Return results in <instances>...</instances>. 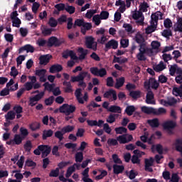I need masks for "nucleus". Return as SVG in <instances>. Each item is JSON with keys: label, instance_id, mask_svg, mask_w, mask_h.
<instances>
[{"label": "nucleus", "instance_id": "nucleus-40", "mask_svg": "<svg viewBox=\"0 0 182 182\" xmlns=\"http://www.w3.org/2000/svg\"><path fill=\"white\" fill-rule=\"evenodd\" d=\"M116 134H123L127 133V129L124 127H119L114 129Z\"/></svg>", "mask_w": 182, "mask_h": 182}, {"label": "nucleus", "instance_id": "nucleus-55", "mask_svg": "<svg viewBox=\"0 0 182 182\" xmlns=\"http://www.w3.org/2000/svg\"><path fill=\"white\" fill-rule=\"evenodd\" d=\"M100 16H99V14H97V15H95L93 17H92V21L93 22H95V25L97 26H99L101 23V21H100Z\"/></svg>", "mask_w": 182, "mask_h": 182}, {"label": "nucleus", "instance_id": "nucleus-43", "mask_svg": "<svg viewBox=\"0 0 182 182\" xmlns=\"http://www.w3.org/2000/svg\"><path fill=\"white\" fill-rule=\"evenodd\" d=\"M75 161L76 163H82L83 161V152H77L75 154Z\"/></svg>", "mask_w": 182, "mask_h": 182}, {"label": "nucleus", "instance_id": "nucleus-5", "mask_svg": "<svg viewBox=\"0 0 182 182\" xmlns=\"http://www.w3.org/2000/svg\"><path fill=\"white\" fill-rule=\"evenodd\" d=\"M62 43H65V40H59L55 36H51L50 38H48L47 46H48V48H52V46L58 48L60 46Z\"/></svg>", "mask_w": 182, "mask_h": 182}, {"label": "nucleus", "instance_id": "nucleus-2", "mask_svg": "<svg viewBox=\"0 0 182 182\" xmlns=\"http://www.w3.org/2000/svg\"><path fill=\"white\" fill-rule=\"evenodd\" d=\"M139 53L136 54V59L141 62L147 59L146 55L147 56H151L154 53L153 49L149 47L139 48Z\"/></svg>", "mask_w": 182, "mask_h": 182}, {"label": "nucleus", "instance_id": "nucleus-29", "mask_svg": "<svg viewBox=\"0 0 182 182\" xmlns=\"http://www.w3.org/2000/svg\"><path fill=\"white\" fill-rule=\"evenodd\" d=\"M156 28H157V24H151V26H148L145 29V32L147 35H150V33H153V32H154Z\"/></svg>", "mask_w": 182, "mask_h": 182}, {"label": "nucleus", "instance_id": "nucleus-34", "mask_svg": "<svg viewBox=\"0 0 182 182\" xmlns=\"http://www.w3.org/2000/svg\"><path fill=\"white\" fill-rule=\"evenodd\" d=\"M164 69H166V65L164 64V63L163 61H161L159 63V64H158L154 68V70H156V72H161V71L164 70Z\"/></svg>", "mask_w": 182, "mask_h": 182}, {"label": "nucleus", "instance_id": "nucleus-62", "mask_svg": "<svg viewBox=\"0 0 182 182\" xmlns=\"http://www.w3.org/2000/svg\"><path fill=\"white\" fill-rule=\"evenodd\" d=\"M18 70L16 69V66H13L11 68V72H10V76H13V77H16L17 75H18Z\"/></svg>", "mask_w": 182, "mask_h": 182}, {"label": "nucleus", "instance_id": "nucleus-30", "mask_svg": "<svg viewBox=\"0 0 182 182\" xmlns=\"http://www.w3.org/2000/svg\"><path fill=\"white\" fill-rule=\"evenodd\" d=\"M151 150L152 151H154V149H156L157 153H159V154H163V146H161V144H159L156 145H152L151 146Z\"/></svg>", "mask_w": 182, "mask_h": 182}, {"label": "nucleus", "instance_id": "nucleus-48", "mask_svg": "<svg viewBox=\"0 0 182 182\" xmlns=\"http://www.w3.org/2000/svg\"><path fill=\"white\" fill-rule=\"evenodd\" d=\"M65 11L66 12L70 14V15H73V14H75L76 11V8H75V6H73L67 5L65 7Z\"/></svg>", "mask_w": 182, "mask_h": 182}, {"label": "nucleus", "instance_id": "nucleus-23", "mask_svg": "<svg viewBox=\"0 0 182 182\" xmlns=\"http://www.w3.org/2000/svg\"><path fill=\"white\" fill-rule=\"evenodd\" d=\"M52 136H53V130L52 129H45L43 132V136H42V139L43 140H47L48 138L49 137H52Z\"/></svg>", "mask_w": 182, "mask_h": 182}, {"label": "nucleus", "instance_id": "nucleus-21", "mask_svg": "<svg viewBox=\"0 0 182 182\" xmlns=\"http://www.w3.org/2000/svg\"><path fill=\"white\" fill-rule=\"evenodd\" d=\"M50 151H52V147L49 145H46L44 150L41 151V158L47 159L46 157L50 154Z\"/></svg>", "mask_w": 182, "mask_h": 182}, {"label": "nucleus", "instance_id": "nucleus-41", "mask_svg": "<svg viewBox=\"0 0 182 182\" xmlns=\"http://www.w3.org/2000/svg\"><path fill=\"white\" fill-rule=\"evenodd\" d=\"M43 96H45V92H41L36 95L34 97H33L31 98V100H33V102H39V100H41V99H42V97H43Z\"/></svg>", "mask_w": 182, "mask_h": 182}, {"label": "nucleus", "instance_id": "nucleus-13", "mask_svg": "<svg viewBox=\"0 0 182 182\" xmlns=\"http://www.w3.org/2000/svg\"><path fill=\"white\" fill-rule=\"evenodd\" d=\"M63 70V67L60 64H54L50 67V73H59Z\"/></svg>", "mask_w": 182, "mask_h": 182}, {"label": "nucleus", "instance_id": "nucleus-16", "mask_svg": "<svg viewBox=\"0 0 182 182\" xmlns=\"http://www.w3.org/2000/svg\"><path fill=\"white\" fill-rule=\"evenodd\" d=\"M147 123L152 129H157L160 126V122L158 118H154L152 119H148Z\"/></svg>", "mask_w": 182, "mask_h": 182}, {"label": "nucleus", "instance_id": "nucleus-36", "mask_svg": "<svg viewBox=\"0 0 182 182\" xmlns=\"http://www.w3.org/2000/svg\"><path fill=\"white\" fill-rule=\"evenodd\" d=\"M73 130H75V127L70 125H68L62 128L63 134H66V133H70L71 132H73Z\"/></svg>", "mask_w": 182, "mask_h": 182}, {"label": "nucleus", "instance_id": "nucleus-19", "mask_svg": "<svg viewBox=\"0 0 182 182\" xmlns=\"http://www.w3.org/2000/svg\"><path fill=\"white\" fill-rule=\"evenodd\" d=\"M154 108L152 107L142 106L141 107V112L145 114H154Z\"/></svg>", "mask_w": 182, "mask_h": 182}, {"label": "nucleus", "instance_id": "nucleus-52", "mask_svg": "<svg viewBox=\"0 0 182 182\" xmlns=\"http://www.w3.org/2000/svg\"><path fill=\"white\" fill-rule=\"evenodd\" d=\"M90 107H93L94 109L96 107H100V105L96 103L95 101H91L90 103L87 105V109H89V111H92V108Z\"/></svg>", "mask_w": 182, "mask_h": 182}, {"label": "nucleus", "instance_id": "nucleus-50", "mask_svg": "<svg viewBox=\"0 0 182 182\" xmlns=\"http://www.w3.org/2000/svg\"><path fill=\"white\" fill-rule=\"evenodd\" d=\"M148 8H149V4H147V2H146V1L141 3V4L139 5V9L142 12H147Z\"/></svg>", "mask_w": 182, "mask_h": 182}, {"label": "nucleus", "instance_id": "nucleus-54", "mask_svg": "<svg viewBox=\"0 0 182 182\" xmlns=\"http://www.w3.org/2000/svg\"><path fill=\"white\" fill-rule=\"evenodd\" d=\"M65 134H63V132L61 131H57L55 132V137H56V139H58L59 141H62V140H63V135Z\"/></svg>", "mask_w": 182, "mask_h": 182}, {"label": "nucleus", "instance_id": "nucleus-4", "mask_svg": "<svg viewBox=\"0 0 182 182\" xmlns=\"http://www.w3.org/2000/svg\"><path fill=\"white\" fill-rule=\"evenodd\" d=\"M90 72L94 76H97L99 77H105V76L107 75V70H106V68H99L97 67H92L90 68Z\"/></svg>", "mask_w": 182, "mask_h": 182}, {"label": "nucleus", "instance_id": "nucleus-35", "mask_svg": "<svg viewBox=\"0 0 182 182\" xmlns=\"http://www.w3.org/2000/svg\"><path fill=\"white\" fill-rule=\"evenodd\" d=\"M29 127L32 132H36V130L41 129V124L38 122H33L30 124Z\"/></svg>", "mask_w": 182, "mask_h": 182}, {"label": "nucleus", "instance_id": "nucleus-58", "mask_svg": "<svg viewBox=\"0 0 182 182\" xmlns=\"http://www.w3.org/2000/svg\"><path fill=\"white\" fill-rule=\"evenodd\" d=\"M85 24V20L83 19H76L75 21L74 25H73V28H76V26H83V25Z\"/></svg>", "mask_w": 182, "mask_h": 182}, {"label": "nucleus", "instance_id": "nucleus-57", "mask_svg": "<svg viewBox=\"0 0 182 182\" xmlns=\"http://www.w3.org/2000/svg\"><path fill=\"white\" fill-rule=\"evenodd\" d=\"M173 94L175 96H180V97H182V90L180 87H174L173 89Z\"/></svg>", "mask_w": 182, "mask_h": 182}, {"label": "nucleus", "instance_id": "nucleus-63", "mask_svg": "<svg viewBox=\"0 0 182 182\" xmlns=\"http://www.w3.org/2000/svg\"><path fill=\"white\" fill-rule=\"evenodd\" d=\"M4 38L6 39V42H9L10 43L14 42V35L11 33H6L4 35Z\"/></svg>", "mask_w": 182, "mask_h": 182}, {"label": "nucleus", "instance_id": "nucleus-26", "mask_svg": "<svg viewBox=\"0 0 182 182\" xmlns=\"http://www.w3.org/2000/svg\"><path fill=\"white\" fill-rule=\"evenodd\" d=\"M111 113H122V108L117 105H111L108 109Z\"/></svg>", "mask_w": 182, "mask_h": 182}, {"label": "nucleus", "instance_id": "nucleus-31", "mask_svg": "<svg viewBox=\"0 0 182 182\" xmlns=\"http://www.w3.org/2000/svg\"><path fill=\"white\" fill-rule=\"evenodd\" d=\"M75 171L76 168L75 167V166H71L68 167V168L67 169V172L65 173L66 178H69V177H70V176H72V174H73V173H75Z\"/></svg>", "mask_w": 182, "mask_h": 182}, {"label": "nucleus", "instance_id": "nucleus-27", "mask_svg": "<svg viewBox=\"0 0 182 182\" xmlns=\"http://www.w3.org/2000/svg\"><path fill=\"white\" fill-rule=\"evenodd\" d=\"M76 112V106L67 104L66 116H70Z\"/></svg>", "mask_w": 182, "mask_h": 182}, {"label": "nucleus", "instance_id": "nucleus-24", "mask_svg": "<svg viewBox=\"0 0 182 182\" xmlns=\"http://www.w3.org/2000/svg\"><path fill=\"white\" fill-rule=\"evenodd\" d=\"M124 112L127 116H133V114L136 112V107L134 105H128Z\"/></svg>", "mask_w": 182, "mask_h": 182}, {"label": "nucleus", "instance_id": "nucleus-45", "mask_svg": "<svg viewBox=\"0 0 182 182\" xmlns=\"http://www.w3.org/2000/svg\"><path fill=\"white\" fill-rule=\"evenodd\" d=\"M178 67V65L177 64H173L171 65V67L169 68V75L171 76H174V75H176Z\"/></svg>", "mask_w": 182, "mask_h": 182}, {"label": "nucleus", "instance_id": "nucleus-37", "mask_svg": "<svg viewBox=\"0 0 182 182\" xmlns=\"http://www.w3.org/2000/svg\"><path fill=\"white\" fill-rule=\"evenodd\" d=\"M45 147L46 145H39L37 149H36L34 151H33V154L36 155V156H41V151H43V150H45Z\"/></svg>", "mask_w": 182, "mask_h": 182}, {"label": "nucleus", "instance_id": "nucleus-56", "mask_svg": "<svg viewBox=\"0 0 182 182\" xmlns=\"http://www.w3.org/2000/svg\"><path fill=\"white\" fill-rule=\"evenodd\" d=\"M15 112L14 111H9L6 115H5V118L7 120H14L15 119Z\"/></svg>", "mask_w": 182, "mask_h": 182}, {"label": "nucleus", "instance_id": "nucleus-20", "mask_svg": "<svg viewBox=\"0 0 182 182\" xmlns=\"http://www.w3.org/2000/svg\"><path fill=\"white\" fill-rule=\"evenodd\" d=\"M119 43L116 40H111L105 44V48L107 49H110V48H112V49H117Z\"/></svg>", "mask_w": 182, "mask_h": 182}, {"label": "nucleus", "instance_id": "nucleus-60", "mask_svg": "<svg viewBox=\"0 0 182 182\" xmlns=\"http://www.w3.org/2000/svg\"><path fill=\"white\" fill-rule=\"evenodd\" d=\"M132 164H140V158L137 155H133L131 158Z\"/></svg>", "mask_w": 182, "mask_h": 182}, {"label": "nucleus", "instance_id": "nucleus-33", "mask_svg": "<svg viewBox=\"0 0 182 182\" xmlns=\"http://www.w3.org/2000/svg\"><path fill=\"white\" fill-rule=\"evenodd\" d=\"M161 35L164 36V38H168L170 36H173V31L170 28L164 29L161 32Z\"/></svg>", "mask_w": 182, "mask_h": 182}, {"label": "nucleus", "instance_id": "nucleus-9", "mask_svg": "<svg viewBox=\"0 0 182 182\" xmlns=\"http://www.w3.org/2000/svg\"><path fill=\"white\" fill-rule=\"evenodd\" d=\"M145 102L146 105H156V100H154V93H153V91L149 90L147 92Z\"/></svg>", "mask_w": 182, "mask_h": 182}, {"label": "nucleus", "instance_id": "nucleus-49", "mask_svg": "<svg viewBox=\"0 0 182 182\" xmlns=\"http://www.w3.org/2000/svg\"><path fill=\"white\" fill-rule=\"evenodd\" d=\"M55 9H57V11H58V12H60L62 11H65V9H66V6H65V4H63V3H60V4H55Z\"/></svg>", "mask_w": 182, "mask_h": 182}, {"label": "nucleus", "instance_id": "nucleus-39", "mask_svg": "<svg viewBox=\"0 0 182 182\" xmlns=\"http://www.w3.org/2000/svg\"><path fill=\"white\" fill-rule=\"evenodd\" d=\"M14 144H17V146H19L22 143V140H23V138L21 137L19 134H15L14 138Z\"/></svg>", "mask_w": 182, "mask_h": 182}, {"label": "nucleus", "instance_id": "nucleus-17", "mask_svg": "<svg viewBox=\"0 0 182 182\" xmlns=\"http://www.w3.org/2000/svg\"><path fill=\"white\" fill-rule=\"evenodd\" d=\"M114 174H122L124 171V166L114 164L112 166Z\"/></svg>", "mask_w": 182, "mask_h": 182}, {"label": "nucleus", "instance_id": "nucleus-7", "mask_svg": "<svg viewBox=\"0 0 182 182\" xmlns=\"http://www.w3.org/2000/svg\"><path fill=\"white\" fill-rule=\"evenodd\" d=\"M103 96L105 99H109V102H116L117 100V92L113 89L106 91Z\"/></svg>", "mask_w": 182, "mask_h": 182}, {"label": "nucleus", "instance_id": "nucleus-8", "mask_svg": "<svg viewBox=\"0 0 182 182\" xmlns=\"http://www.w3.org/2000/svg\"><path fill=\"white\" fill-rule=\"evenodd\" d=\"M135 42L139 44V48H148L146 44V40H144V37L141 34H136L135 36Z\"/></svg>", "mask_w": 182, "mask_h": 182}, {"label": "nucleus", "instance_id": "nucleus-32", "mask_svg": "<svg viewBox=\"0 0 182 182\" xmlns=\"http://www.w3.org/2000/svg\"><path fill=\"white\" fill-rule=\"evenodd\" d=\"M129 96L132 97V99H139L141 97V92L140 91H131L129 92Z\"/></svg>", "mask_w": 182, "mask_h": 182}, {"label": "nucleus", "instance_id": "nucleus-46", "mask_svg": "<svg viewBox=\"0 0 182 182\" xmlns=\"http://www.w3.org/2000/svg\"><path fill=\"white\" fill-rule=\"evenodd\" d=\"M43 86L45 87V90H48V92H52L55 88V84H49L48 82L44 83Z\"/></svg>", "mask_w": 182, "mask_h": 182}, {"label": "nucleus", "instance_id": "nucleus-18", "mask_svg": "<svg viewBox=\"0 0 182 182\" xmlns=\"http://www.w3.org/2000/svg\"><path fill=\"white\" fill-rule=\"evenodd\" d=\"M75 96L80 105H84L85 101L83 100V98H82V89L77 88L75 92Z\"/></svg>", "mask_w": 182, "mask_h": 182}, {"label": "nucleus", "instance_id": "nucleus-25", "mask_svg": "<svg viewBox=\"0 0 182 182\" xmlns=\"http://www.w3.org/2000/svg\"><path fill=\"white\" fill-rule=\"evenodd\" d=\"M124 82H125L124 77H121L119 79H117V82L114 85L115 89H119L120 87H123V85H124Z\"/></svg>", "mask_w": 182, "mask_h": 182}, {"label": "nucleus", "instance_id": "nucleus-6", "mask_svg": "<svg viewBox=\"0 0 182 182\" xmlns=\"http://www.w3.org/2000/svg\"><path fill=\"white\" fill-rule=\"evenodd\" d=\"M144 87L150 88V86L151 89H154L155 90H157L159 89V87L160 86V83L157 82V80H156L154 77H150L149 80H146L144 83Z\"/></svg>", "mask_w": 182, "mask_h": 182}, {"label": "nucleus", "instance_id": "nucleus-44", "mask_svg": "<svg viewBox=\"0 0 182 182\" xmlns=\"http://www.w3.org/2000/svg\"><path fill=\"white\" fill-rule=\"evenodd\" d=\"M117 140L119 142L120 144H126L127 143V138H126V134L119 135Z\"/></svg>", "mask_w": 182, "mask_h": 182}, {"label": "nucleus", "instance_id": "nucleus-22", "mask_svg": "<svg viewBox=\"0 0 182 182\" xmlns=\"http://www.w3.org/2000/svg\"><path fill=\"white\" fill-rule=\"evenodd\" d=\"M78 52L79 53H80V55H79L80 60H83L84 59H85L87 53H89V50L80 47L78 48Z\"/></svg>", "mask_w": 182, "mask_h": 182}, {"label": "nucleus", "instance_id": "nucleus-15", "mask_svg": "<svg viewBox=\"0 0 182 182\" xmlns=\"http://www.w3.org/2000/svg\"><path fill=\"white\" fill-rule=\"evenodd\" d=\"M177 126V124L176 122L173 120L167 121L163 124V127L165 130H170L171 129H175V127Z\"/></svg>", "mask_w": 182, "mask_h": 182}, {"label": "nucleus", "instance_id": "nucleus-47", "mask_svg": "<svg viewBox=\"0 0 182 182\" xmlns=\"http://www.w3.org/2000/svg\"><path fill=\"white\" fill-rule=\"evenodd\" d=\"M164 26L166 29H170L173 26V22L170 18H166L164 21Z\"/></svg>", "mask_w": 182, "mask_h": 182}, {"label": "nucleus", "instance_id": "nucleus-42", "mask_svg": "<svg viewBox=\"0 0 182 182\" xmlns=\"http://www.w3.org/2000/svg\"><path fill=\"white\" fill-rule=\"evenodd\" d=\"M117 116H119L117 114H110L107 119V123H109L110 124H112V123H114Z\"/></svg>", "mask_w": 182, "mask_h": 182}, {"label": "nucleus", "instance_id": "nucleus-51", "mask_svg": "<svg viewBox=\"0 0 182 182\" xmlns=\"http://www.w3.org/2000/svg\"><path fill=\"white\" fill-rule=\"evenodd\" d=\"M112 160L115 164H122L123 163L122 159L119 158V155L116 154H112Z\"/></svg>", "mask_w": 182, "mask_h": 182}, {"label": "nucleus", "instance_id": "nucleus-64", "mask_svg": "<svg viewBox=\"0 0 182 182\" xmlns=\"http://www.w3.org/2000/svg\"><path fill=\"white\" fill-rule=\"evenodd\" d=\"M100 19L106 20L109 18V11H102L100 16Z\"/></svg>", "mask_w": 182, "mask_h": 182}, {"label": "nucleus", "instance_id": "nucleus-3", "mask_svg": "<svg viewBox=\"0 0 182 182\" xmlns=\"http://www.w3.org/2000/svg\"><path fill=\"white\" fill-rule=\"evenodd\" d=\"M85 46L87 49H91L94 52L97 50V42L95 41V38L92 36L85 37Z\"/></svg>", "mask_w": 182, "mask_h": 182}, {"label": "nucleus", "instance_id": "nucleus-14", "mask_svg": "<svg viewBox=\"0 0 182 182\" xmlns=\"http://www.w3.org/2000/svg\"><path fill=\"white\" fill-rule=\"evenodd\" d=\"M50 58L52 56L49 55H44L39 57V64L43 65V66H46V65L50 61Z\"/></svg>", "mask_w": 182, "mask_h": 182}, {"label": "nucleus", "instance_id": "nucleus-61", "mask_svg": "<svg viewBox=\"0 0 182 182\" xmlns=\"http://www.w3.org/2000/svg\"><path fill=\"white\" fill-rule=\"evenodd\" d=\"M165 103L168 105V106H174V105L177 104V100L174 97H172L168 99V101H165Z\"/></svg>", "mask_w": 182, "mask_h": 182}, {"label": "nucleus", "instance_id": "nucleus-11", "mask_svg": "<svg viewBox=\"0 0 182 182\" xmlns=\"http://www.w3.org/2000/svg\"><path fill=\"white\" fill-rule=\"evenodd\" d=\"M159 19H163V14L161 11H156V13H154L151 16V25H154V22L157 23L159 22Z\"/></svg>", "mask_w": 182, "mask_h": 182}, {"label": "nucleus", "instance_id": "nucleus-12", "mask_svg": "<svg viewBox=\"0 0 182 182\" xmlns=\"http://www.w3.org/2000/svg\"><path fill=\"white\" fill-rule=\"evenodd\" d=\"M25 50H26L27 53H29V52L33 53V52H35V48L31 46V44H26L18 49V53H22L25 52Z\"/></svg>", "mask_w": 182, "mask_h": 182}, {"label": "nucleus", "instance_id": "nucleus-28", "mask_svg": "<svg viewBox=\"0 0 182 182\" xmlns=\"http://www.w3.org/2000/svg\"><path fill=\"white\" fill-rule=\"evenodd\" d=\"M167 110L164 107H159L158 109L154 108V116H161V114H166Z\"/></svg>", "mask_w": 182, "mask_h": 182}, {"label": "nucleus", "instance_id": "nucleus-59", "mask_svg": "<svg viewBox=\"0 0 182 182\" xmlns=\"http://www.w3.org/2000/svg\"><path fill=\"white\" fill-rule=\"evenodd\" d=\"M59 176V168H56L54 170H51L49 173V177H58Z\"/></svg>", "mask_w": 182, "mask_h": 182}, {"label": "nucleus", "instance_id": "nucleus-10", "mask_svg": "<svg viewBox=\"0 0 182 182\" xmlns=\"http://www.w3.org/2000/svg\"><path fill=\"white\" fill-rule=\"evenodd\" d=\"M69 56L73 59V60H77V56H76V53H75L74 50H66L63 53V58L64 59H68Z\"/></svg>", "mask_w": 182, "mask_h": 182}, {"label": "nucleus", "instance_id": "nucleus-38", "mask_svg": "<svg viewBox=\"0 0 182 182\" xmlns=\"http://www.w3.org/2000/svg\"><path fill=\"white\" fill-rule=\"evenodd\" d=\"M143 16V12L141 11H136L132 13V18L137 21V19H140Z\"/></svg>", "mask_w": 182, "mask_h": 182}, {"label": "nucleus", "instance_id": "nucleus-53", "mask_svg": "<svg viewBox=\"0 0 182 182\" xmlns=\"http://www.w3.org/2000/svg\"><path fill=\"white\" fill-rule=\"evenodd\" d=\"M55 101V97L50 96L48 98L45 100V104L46 106H52L53 105V102Z\"/></svg>", "mask_w": 182, "mask_h": 182}, {"label": "nucleus", "instance_id": "nucleus-1", "mask_svg": "<svg viewBox=\"0 0 182 182\" xmlns=\"http://www.w3.org/2000/svg\"><path fill=\"white\" fill-rule=\"evenodd\" d=\"M85 77L90 79V74L87 71H82L80 72L77 76H72L70 82L72 83L79 82L78 86L85 89L86 87V82H85Z\"/></svg>", "mask_w": 182, "mask_h": 182}]
</instances>
